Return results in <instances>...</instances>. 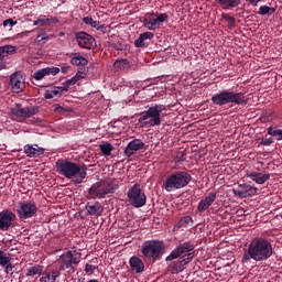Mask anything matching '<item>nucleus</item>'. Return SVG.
<instances>
[{
  "mask_svg": "<svg viewBox=\"0 0 282 282\" xmlns=\"http://www.w3.org/2000/svg\"><path fill=\"white\" fill-rule=\"evenodd\" d=\"M40 281L41 282H47V281H50V273H46V275L45 276H42L41 279H40Z\"/></svg>",
  "mask_w": 282,
  "mask_h": 282,
  "instance_id": "5fc2aeb1",
  "label": "nucleus"
},
{
  "mask_svg": "<svg viewBox=\"0 0 282 282\" xmlns=\"http://www.w3.org/2000/svg\"><path fill=\"white\" fill-rule=\"evenodd\" d=\"M99 149H100L101 153L109 156V155H111V151H113V145H111V143H104V144L99 145Z\"/></svg>",
  "mask_w": 282,
  "mask_h": 282,
  "instance_id": "473e14b6",
  "label": "nucleus"
},
{
  "mask_svg": "<svg viewBox=\"0 0 282 282\" xmlns=\"http://www.w3.org/2000/svg\"><path fill=\"white\" fill-rule=\"evenodd\" d=\"M59 270H66L68 274L76 272V265L80 263V253L77 251H67L57 259Z\"/></svg>",
  "mask_w": 282,
  "mask_h": 282,
  "instance_id": "0eeeda50",
  "label": "nucleus"
},
{
  "mask_svg": "<svg viewBox=\"0 0 282 282\" xmlns=\"http://www.w3.org/2000/svg\"><path fill=\"white\" fill-rule=\"evenodd\" d=\"M193 221V218L191 216H185L183 217L180 221H178V225L180 226H188V224H191Z\"/></svg>",
  "mask_w": 282,
  "mask_h": 282,
  "instance_id": "e433bc0d",
  "label": "nucleus"
},
{
  "mask_svg": "<svg viewBox=\"0 0 282 282\" xmlns=\"http://www.w3.org/2000/svg\"><path fill=\"white\" fill-rule=\"evenodd\" d=\"M144 149V143L141 139H134L128 143V145L124 149V155L127 158H131L132 155H135V152L142 151Z\"/></svg>",
  "mask_w": 282,
  "mask_h": 282,
  "instance_id": "dca6fc26",
  "label": "nucleus"
},
{
  "mask_svg": "<svg viewBox=\"0 0 282 282\" xmlns=\"http://www.w3.org/2000/svg\"><path fill=\"white\" fill-rule=\"evenodd\" d=\"M276 12V9L269 7V6H261L259 8L258 14L261 17H265V14H274Z\"/></svg>",
  "mask_w": 282,
  "mask_h": 282,
  "instance_id": "c756f323",
  "label": "nucleus"
},
{
  "mask_svg": "<svg viewBox=\"0 0 282 282\" xmlns=\"http://www.w3.org/2000/svg\"><path fill=\"white\" fill-rule=\"evenodd\" d=\"M141 252L143 257L153 259L155 261L156 259H160L162 254H164V242L158 240H148L143 243Z\"/></svg>",
  "mask_w": 282,
  "mask_h": 282,
  "instance_id": "6e6552de",
  "label": "nucleus"
},
{
  "mask_svg": "<svg viewBox=\"0 0 282 282\" xmlns=\"http://www.w3.org/2000/svg\"><path fill=\"white\" fill-rule=\"evenodd\" d=\"M130 268L135 272L137 274H140L144 272V262L138 257H132L130 259Z\"/></svg>",
  "mask_w": 282,
  "mask_h": 282,
  "instance_id": "b1692460",
  "label": "nucleus"
},
{
  "mask_svg": "<svg viewBox=\"0 0 282 282\" xmlns=\"http://www.w3.org/2000/svg\"><path fill=\"white\" fill-rule=\"evenodd\" d=\"M144 19H145V21H149L151 24H153L154 28H160V24L158 23L156 18H153V17H145Z\"/></svg>",
  "mask_w": 282,
  "mask_h": 282,
  "instance_id": "ea45409f",
  "label": "nucleus"
},
{
  "mask_svg": "<svg viewBox=\"0 0 282 282\" xmlns=\"http://www.w3.org/2000/svg\"><path fill=\"white\" fill-rule=\"evenodd\" d=\"M223 19H225V21L229 23V28H235L236 20L234 17L223 13Z\"/></svg>",
  "mask_w": 282,
  "mask_h": 282,
  "instance_id": "c9c22d12",
  "label": "nucleus"
},
{
  "mask_svg": "<svg viewBox=\"0 0 282 282\" xmlns=\"http://www.w3.org/2000/svg\"><path fill=\"white\" fill-rule=\"evenodd\" d=\"M75 39L79 47H84L85 50H94L96 47V39L87 32L75 33Z\"/></svg>",
  "mask_w": 282,
  "mask_h": 282,
  "instance_id": "ddd939ff",
  "label": "nucleus"
},
{
  "mask_svg": "<svg viewBox=\"0 0 282 282\" xmlns=\"http://www.w3.org/2000/svg\"><path fill=\"white\" fill-rule=\"evenodd\" d=\"M6 69V64H0V70Z\"/></svg>",
  "mask_w": 282,
  "mask_h": 282,
  "instance_id": "bf43d9fd",
  "label": "nucleus"
},
{
  "mask_svg": "<svg viewBox=\"0 0 282 282\" xmlns=\"http://www.w3.org/2000/svg\"><path fill=\"white\" fill-rule=\"evenodd\" d=\"M58 89H61V91H68L69 90V86L67 85V82L63 83V87H58Z\"/></svg>",
  "mask_w": 282,
  "mask_h": 282,
  "instance_id": "3c124183",
  "label": "nucleus"
},
{
  "mask_svg": "<svg viewBox=\"0 0 282 282\" xmlns=\"http://www.w3.org/2000/svg\"><path fill=\"white\" fill-rule=\"evenodd\" d=\"M155 19H156V23H159V28H160V23H164V21H169V14L161 13Z\"/></svg>",
  "mask_w": 282,
  "mask_h": 282,
  "instance_id": "4c0bfd02",
  "label": "nucleus"
},
{
  "mask_svg": "<svg viewBox=\"0 0 282 282\" xmlns=\"http://www.w3.org/2000/svg\"><path fill=\"white\" fill-rule=\"evenodd\" d=\"M11 261L10 257L7 253L0 250V265L4 268Z\"/></svg>",
  "mask_w": 282,
  "mask_h": 282,
  "instance_id": "f704fd0d",
  "label": "nucleus"
},
{
  "mask_svg": "<svg viewBox=\"0 0 282 282\" xmlns=\"http://www.w3.org/2000/svg\"><path fill=\"white\" fill-rule=\"evenodd\" d=\"M51 94H54V96H58V94H61V89L55 88V89L52 90Z\"/></svg>",
  "mask_w": 282,
  "mask_h": 282,
  "instance_id": "4d7b16f0",
  "label": "nucleus"
},
{
  "mask_svg": "<svg viewBox=\"0 0 282 282\" xmlns=\"http://www.w3.org/2000/svg\"><path fill=\"white\" fill-rule=\"evenodd\" d=\"M24 153L28 158H39V155L45 153V150L39 148V145H25Z\"/></svg>",
  "mask_w": 282,
  "mask_h": 282,
  "instance_id": "5701e85b",
  "label": "nucleus"
},
{
  "mask_svg": "<svg viewBox=\"0 0 282 282\" xmlns=\"http://www.w3.org/2000/svg\"><path fill=\"white\" fill-rule=\"evenodd\" d=\"M62 74H67L69 72V66H64L61 68Z\"/></svg>",
  "mask_w": 282,
  "mask_h": 282,
  "instance_id": "6e6d98bb",
  "label": "nucleus"
},
{
  "mask_svg": "<svg viewBox=\"0 0 282 282\" xmlns=\"http://www.w3.org/2000/svg\"><path fill=\"white\" fill-rule=\"evenodd\" d=\"M272 243L265 238L253 239L242 256V261H268L272 257Z\"/></svg>",
  "mask_w": 282,
  "mask_h": 282,
  "instance_id": "f257e3e1",
  "label": "nucleus"
},
{
  "mask_svg": "<svg viewBox=\"0 0 282 282\" xmlns=\"http://www.w3.org/2000/svg\"><path fill=\"white\" fill-rule=\"evenodd\" d=\"M217 199V193L210 192L204 199H202L197 206L198 213H205Z\"/></svg>",
  "mask_w": 282,
  "mask_h": 282,
  "instance_id": "f3484780",
  "label": "nucleus"
},
{
  "mask_svg": "<svg viewBox=\"0 0 282 282\" xmlns=\"http://www.w3.org/2000/svg\"><path fill=\"white\" fill-rule=\"evenodd\" d=\"M112 46L116 47L119 51L122 50V44H112Z\"/></svg>",
  "mask_w": 282,
  "mask_h": 282,
  "instance_id": "13d9d810",
  "label": "nucleus"
},
{
  "mask_svg": "<svg viewBox=\"0 0 282 282\" xmlns=\"http://www.w3.org/2000/svg\"><path fill=\"white\" fill-rule=\"evenodd\" d=\"M36 113H39V106L21 108L13 112L17 118H32Z\"/></svg>",
  "mask_w": 282,
  "mask_h": 282,
  "instance_id": "aec40b11",
  "label": "nucleus"
},
{
  "mask_svg": "<svg viewBox=\"0 0 282 282\" xmlns=\"http://www.w3.org/2000/svg\"><path fill=\"white\" fill-rule=\"evenodd\" d=\"M94 270H95L94 265H91V264H89V263L86 264V267H85V272H86L87 274H94Z\"/></svg>",
  "mask_w": 282,
  "mask_h": 282,
  "instance_id": "49530a36",
  "label": "nucleus"
},
{
  "mask_svg": "<svg viewBox=\"0 0 282 282\" xmlns=\"http://www.w3.org/2000/svg\"><path fill=\"white\" fill-rule=\"evenodd\" d=\"M12 52H14V46H0V61H3V58H6L8 54H12Z\"/></svg>",
  "mask_w": 282,
  "mask_h": 282,
  "instance_id": "7c9ffc66",
  "label": "nucleus"
},
{
  "mask_svg": "<svg viewBox=\"0 0 282 282\" xmlns=\"http://www.w3.org/2000/svg\"><path fill=\"white\" fill-rule=\"evenodd\" d=\"M180 257H187L185 263H191L193 257H195V246L191 242H184L176 247L167 257L166 261H173L174 259H180Z\"/></svg>",
  "mask_w": 282,
  "mask_h": 282,
  "instance_id": "1a4fd4ad",
  "label": "nucleus"
},
{
  "mask_svg": "<svg viewBox=\"0 0 282 282\" xmlns=\"http://www.w3.org/2000/svg\"><path fill=\"white\" fill-rule=\"evenodd\" d=\"M247 177H249V180H252V182H256V184H263L264 182H268V180H270V174L247 172Z\"/></svg>",
  "mask_w": 282,
  "mask_h": 282,
  "instance_id": "4be33fe9",
  "label": "nucleus"
},
{
  "mask_svg": "<svg viewBox=\"0 0 282 282\" xmlns=\"http://www.w3.org/2000/svg\"><path fill=\"white\" fill-rule=\"evenodd\" d=\"M191 180L193 177L188 174V172H175L166 177V180L163 182V187L167 193H171V191H180V188H185V186H188L191 184Z\"/></svg>",
  "mask_w": 282,
  "mask_h": 282,
  "instance_id": "20e7f679",
  "label": "nucleus"
},
{
  "mask_svg": "<svg viewBox=\"0 0 282 282\" xmlns=\"http://www.w3.org/2000/svg\"><path fill=\"white\" fill-rule=\"evenodd\" d=\"M127 197L130 206H133L134 208H142V206H145L147 204V195L142 193L140 184H134L130 187Z\"/></svg>",
  "mask_w": 282,
  "mask_h": 282,
  "instance_id": "9d476101",
  "label": "nucleus"
},
{
  "mask_svg": "<svg viewBox=\"0 0 282 282\" xmlns=\"http://www.w3.org/2000/svg\"><path fill=\"white\" fill-rule=\"evenodd\" d=\"M76 78V80H80L83 78H87V73L83 72V70H78L77 74L74 76Z\"/></svg>",
  "mask_w": 282,
  "mask_h": 282,
  "instance_id": "79ce46f5",
  "label": "nucleus"
},
{
  "mask_svg": "<svg viewBox=\"0 0 282 282\" xmlns=\"http://www.w3.org/2000/svg\"><path fill=\"white\" fill-rule=\"evenodd\" d=\"M50 276L53 281H56L58 273L56 271H53L52 274H50Z\"/></svg>",
  "mask_w": 282,
  "mask_h": 282,
  "instance_id": "603ef678",
  "label": "nucleus"
},
{
  "mask_svg": "<svg viewBox=\"0 0 282 282\" xmlns=\"http://www.w3.org/2000/svg\"><path fill=\"white\" fill-rule=\"evenodd\" d=\"M185 262V259L173 261L172 263L169 264L167 272H171V274H180V272L184 271V265L187 264Z\"/></svg>",
  "mask_w": 282,
  "mask_h": 282,
  "instance_id": "412c9836",
  "label": "nucleus"
},
{
  "mask_svg": "<svg viewBox=\"0 0 282 282\" xmlns=\"http://www.w3.org/2000/svg\"><path fill=\"white\" fill-rule=\"evenodd\" d=\"M153 32H144L139 35V37L134 41L135 47H145L144 41L153 39Z\"/></svg>",
  "mask_w": 282,
  "mask_h": 282,
  "instance_id": "393cba45",
  "label": "nucleus"
},
{
  "mask_svg": "<svg viewBox=\"0 0 282 282\" xmlns=\"http://www.w3.org/2000/svg\"><path fill=\"white\" fill-rule=\"evenodd\" d=\"M78 82L76 80V77H73V78L66 80V85H68V87H72L73 85H75Z\"/></svg>",
  "mask_w": 282,
  "mask_h": 282,
  "instance_id": "8fccbe9b",
  "label": "nucleus"
},
{
  "mask_svg": "<svg viewBox=\"0 0 282 282\" xmlns=\"http://www.w3.org/2000/svg\"><path fill=\"white\" fill-rule=\"evenodd\" d=\"M15 219L17 215L12 213V210L3 209L0 212V230L8 232V230L14 226Z\"/></svg>",
  "mask_w": 282,
  "mask_h": 282,
  "instance_id": "9b49d317",
  "label": "nucleus"
},
{
  "mask_svg": "<svg viewBox=\"0 0 282 282\" xmlns=\"http://www.w3.org/2000/svg\"><path fill=\"white\" fill-rule=\"evenodd\" d=\"M268 133L272 138H276V140H282V130L281 129H274L273 127H269Z\"/></svg>",
  "mask_w": 282,
  "mask_h": 282,
  "instance_id": "2f4dec72",
  "label": "nucleus"
},
{
  "mask_svg": "<svg viewBox=\"0 0 282 282\" xmlns=\"http://www.w3.org/2000/svg\"><path fill=\"white\" fill-rule=\"evenodd\" d=\"M143 24H144V28H147L148 30H158V26L151 24L149 20L143 19Z\"/></svg>",
  "mask_w": 282,
  "mask_h": 282,
  "instance_id": "a19ab883",
  "label": "nucleus"
},
{
  "mask_svg": "<svg viewBox=\"0 0 282 282\" xmlns=\"http://www.w3.org/2000/svg\"><path fill=\"white\" fill-rule=\"evenodd\" d=\"M273 142L274 140L272 139H261L260 144H262V147H270Z\"/></svg>",
  "mask_w": 282,
  "mask_h": 282,
  "instance_id": "a18cd8bd",
  "label": "nucleus"
},
{
  "mask_svg": "<svg viewBox=\"0 0 282 282\" xmlns=\"http://www.w3.org/2000/svg\"><path fill=\"white\" fill-rule=\"evenodd\" d=\"M39 208L32 203H20V209H18V215L20 219H30L36 215Z\"/></svg>",
  "mask_w": 282,
  "mask_h": 282,
  "instance_id": "4468645a",
  "label": "nucleus"
},
{
  "mask_svg": "<svg viewBox=\"0 0 282 282\" xmlns=\"http://www.w3.org/2000/svg\"><path fill=\"white\" fill-rule=\"evenodd\" d=\"M56 172L67 180H73L74 184H83L87 177V165H78L67 160H58L55 164Z\"/></svg>",
  "mask_w": 282,
  "mask_h": 282,
  "instance_id": "f03ea898",
  "label": "nucleus"
},
{
  "mask_svg": "<svg viewBox=\"0 0 282 282\" xmlns=\"http://www.w3.org/2000/svg\"><path fill=\"white\" fill-rule=\"evenodd\" d=\"M232 191L234 195H236V197H240V199H243L246 197H252V195H257V187L248 184H239Z\"/></svg>",
  "mask_w": 282,
  "mask_h": 282,
  "instance_id": "2eb2a0df",
  "label": "nucleus"
},
{
  "mask_svg": "<svg viewBox=\"0 0 282 282\" xmlns=\"http://www.w3.org/2000/svg\"><path fill=\"white\" fill-rule=\"evenodd\" d=\"M8 25H9V28H12L13 25H17V21H14L12 19L4 20L3 21V26L8 28Z\"/></svg>",
  "mask_w": 282,
  "mask_h": 282,
  "instance_id": "c03bdc74",
  "label": "nucleus"
},
{
  "mask_svg": "<svg viewBox=\"0 0 282 282\" xmlns=\"http://www.w3.org/2000/svg\"><path fill=\"white\" fill-rule=\"evenodd\" d=\"M97 30L102 32V34H108V32H111V29L109 26H105L104 24H99Z\"/></svg>",
  "mask_w": 282,
  "mask_h": 282,
  "instance_id": "58836bf2",
  "label": "nucleus"
},
{
  "mask_svg": "<svg viewBox=\"0 0 282 282\" xmlns=\"http://www.w3.org/2000/svg\"><path fill=\"white\" fill-rule=\"evenodd\" d=\"M61 72V68L58 67H45L42 69H39L34 73L33 78L35 80H43L44 76H50V74H52V76H56V74H58Z\"/></svg>",
  "mask_w": 282,
  "mask_h": 282,
  "instance_id": "6ab92c4d",
  "label": "nucleus"
},
{
  "mask_svg": "<svg viewBox=\"0 0 282 282\" xmlns=\"http://www.w3.org/2000/svg\"><path fill=\"white\" fill-rule=\"evenodd\" d=\"M85 210L88 215L93 217H100V215L105 213V208L102 207V204H100V202L87 203Z\"/></svg>",
  "mask_w": 282,
  "mask_h": 282,
  "instance_id": "a211bd4d",
  "label": "nucleus"
},
{
  "mask_svg": "<svg viewBox=\"0 0 282 282\" xmlns=\"http://www.w3.org/2000/svg\"><path fill=\"white\" fill-rule=\"evenodd\" d=\"M6 274H13L12 270H14V267L12 265V262H9L7 265L3 267Z\"/></svg>",
  "mask_w": 282,
  "mask_h": 282,
  "instance_id": "37998d69",
  "label": "nucleus"
},
{
  "mask_svg": "<svg viewBox=\"0 0 282 282\" xmlns=\"http://www.w3.org/2000/svg\"><path fill=\"white\" fill-rule=\"evenodd\" d=\"M65 111H72V110H66L65 108H63V106H56L54 109L55 113H65Z\"/></svg>",
  "mask_w": 282,
  "mask_h": 282,
  "instance_id": "de8ad7c7",
  "label": "nucleus"
},
{
  "mask_svg": "<svg viewBox=\"0 0 282 282\" xmlns=\"http://www.w3.org/2000/svg\"><path fill=\"white\" fill-rule=\"evenodd\" d=\"M162 111H164V106L162 105L149 107L148 110L139 115V124L143 127H160V124H162Z\"/></svg>",
  "mask_w": 282,
  "mask_h": 282,
  "instance_id": "7ed1b4c3",
  "label": "nucleus"
},
{
  "mask_svg": "<svg viewBox=\"0 0 282 282\" xmlns=\"http://www.w3.org/2000/svg\"><path fill=\"white\" fill-rule=\"evenodd\" d=\"M58 23V18H40L33 22V25H40L43 28L45 25H52Z\"/></svg>",
  "mask_w": 282,
  "mask_h": 282,
  "instance_id": "a878e982",
  "label": "nucleus"
},
{
  "mask_svg": "<svg viewBox=\"0 0 282 282\" xmlns=\"http://www.w3.org/2000/svg\"><path fill=\"white\" fill-rule=\"evenodd\" d=\"M47 41H50L48 36H37V43H42V45H44V43H47Z\"/></svg>",
  "mask_w": 282,
  "mask_h": 282,
  "instance_id": "09e8293b",
  "label": "nucleus"
},
{
  "mask_svg": "<svg viewBox=\"0 0 282 282\" xmlns=\"http://www.w3.org/2000/svg\"><path fill=\"white\" fill-rule=\"evenodd\" d=\"M9 85L14 94H21L25 89V75L22 72H15L10 76Z\"/></svg>",
  "mask_w": 282,
  "mask_h": 282,
  "instance_id": "f8f14e48",
  "label": "nucleus"
},
{
  "mask_svg": "<svg viewBox=\"0 0 282 282\" xmlns=\"http://www.w3.org/2000/svg\"><path fill=\"white\" fill-rule=\"evenodd\" d=\"M44 98H45L46 100H52V98H54V96L52 95V93H46V94L44 95Z\"/></svg>",
  "mask_w": 282,
  "mask_h": 282,
  "instance_id": "864d4df0",
  "label": "nucleus"
},
{
  "mask_svg": "<svg viewBox=\"0 0 282 282\" xmlns=\"http://www.w3.org/2000/svg\"><path fill=\"white\" fill-rule=\"evenodd\" d=\"M83 21L86 23V25H90L91 28H95L96 30H98V25H100V22L94 20L90 17H85L83 19Z\"/></svg>",
  "mask_w": 282,
  "mask_h": 282,
  "instance_id": "72a5a7b5",
  "label": "nucleus"
},
{
  "mask_svg": "<svg viewBox=\"0 0 282 282\" xmlns=\"http://www.w3.org/2000/svg\"><path fill=\"white\" fill-rule=\"evenodd\" d=\"M41 274H43V265L41 264L30 267L26 271V276H41Z\"/></svg>",
  "mask_w": 282,
  "mask_h": 282,
  "instance_id": "cd10ccee",
  "label": "nucleus"
},
{
  "mask_svg": "<svg viewBox=\"0 0 282 282\" xmlns=\"http://www.w3.org/2000/svg\"><path fill=\"white\" fill-rule=\"evenodd\" d=\"M118 185H111V183L97 182L88 189V199H105L107 195L115 193Z\"/></svg>",
  "mask_w": 282,
  "mask_h": 282,
  "instance_id": "423d86ee",
  "label": "nucleus"
},
{
  "mask_svg": "<svg viewBox=\"0 0 282 282\" xmlns=\"http://www.w3.org/2000/svg\"><path fill=\"white\" fill-rule=\"evenodd\" d=\"M245 98L243 93L223 90L212 97V102L218 107H224V105H229L230 102L234 105H246Z\"/></svg>",
  "mask_w": 282,
  "mask_h": 282,
  "instance_id": "39448f33",
  "label": "nucleus"
},
{
  "mask_svg": "<svg viewBox=\"0 0 282 282\" xmlns=\"http://www.w3.org/2000/svg\"><path fill=\"white\" fill-rule=\"evenodd\" d=\"M115 69H119L120 72H128L131 68L128 59H117L113 64Z\"/></svg>",
  "mask_w": 282,
  "mask_h": 282,
  "instance_id": "bb28decb",
  "label": "nucleus"
},
{
  "mask_svg": "<svg viewBox=\"0 0 282 282\" xmlns=\"http://www.w3.org/2000/svg\"><path fill=\"white\" fill-rule=\"evenodd\" d=\"M70 63L72 65H76L77 67H86V65L89 62L84 56H75V57H72Z\"/></svg>",
  "mask_w": 282,
  "mask_h": 282,
  "instance_id": "c85d7f7f",
  "label": "nucleus"
}]
</instances>
